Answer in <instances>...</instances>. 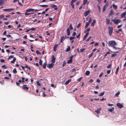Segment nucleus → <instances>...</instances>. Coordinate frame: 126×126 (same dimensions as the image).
Here are the masks:
<instances>
[{
    "label": "nucleus",
    "mask_w": 126,
    "mask_h": 126,
    "mask_svg": "<svg viewBox=\"0 0 126 126\" xmlns=\"http://www.w3.org/2000/svg\"><path fill=\"white\" fill-rule=\"evenodd\" d=\"M108 44L109 46L112 47L113 46H116L117 45V43L115 41L112 40L109 42Z\"/></svg>",
    "instance_id": "1"
},
{
    "label": "nucleus",
    "mask_w": 126,
    "mask_h": 126,
    "mask_svg": "<svg viewBox=\"0 0 126 126\" xmlns=\"http://www.w3.org/2000/svg\"><path fill=\"white\" fill-rule=\"evenodd\" d=\"M111 21H113L115 24H117L121 22V20L119 19H112Z\"/></svg>",
    "instance_id": "2"
},
{
    "label": "nucleus",
    "mask_w": 126,
    "mask_h": 126,
    "mask_svg": "<svg viewBox=\"0 0 126 126\" xmlns=\"http://www.w3.org/2000/svg\"><path fill=\"white\" fill-rule=\"evenodd\" d=\"M113 30V28L112 27L110 26L109 27V32L110 35H111Z\"/></svg>",
    "instance_id": "3"
},
{
    "label": "nucleus",
    "mask_w": 126,
    "mask_h": 126,
    "mask_svg": "<svg viewBox=\"0 0 126 126\" xmlns=\"http://www.w3.org/2000/svg\"><path fill=\"white\" fill-rule=\"evenodd\" d=\"M14 9V8H11L9 9H3V10L4 12H10L13 10Z\"/></svg>",
    "instance_id": "4"
},
{
    "label": "nucleus",
    "mask_w": 126,
    "mask_h": 126,
    "mask_svg": "<svg viewBox=\"0 0 126 126\" xmlns=\"http://www.w3.org/2000/svg\"><path fill=\"white\" fill-rule=\"evenodd\" d=\"M54 65V64L53 63H51L49 64H48L47 67L49 68H50L53 67Z\"/></svg>",
    "instance_id": "5"
},
{
    "label": "nucleus",
    "mask_w": 126,
    "mask_h": 126,
    "mask_svg": "<svg viewBox=\"0 0 126 126\" xmlns=\"http://www.w3.org/2000/svg\"><path fill=\"white\" fill-rule=\"evenodd\" d=\"M117 106L120 109L123 107V105L122 104L120 103H118L116 104Z\"/></svg>",
    "instance_id": "6"
},
{
    "label": "nucleus",
    "mask_w": 126,
    "mask_h": 126,
    "mask_svg": "<svg viewBox=\"0 0 126 126\" xmlns=\"http://www.w3.org/2000/svg\"><path fill=\"white\" fill-rule=\"evenodd\" d=\"M26 85H23L22 86V89L24 90H27L29 89V87H27Z\"/></svg>",
    "instance_id": "7"
},
{
    "label": "nucleus",
    "mask_w": 126,
    "mask_h": 126,
    "mask_svg": "<svg viewBox=\"0 0 126 126\" xmlns=\"http://www.w3.org/2000/svg\"><path fill=\"white\" fill-rule=\"evenodd\" d=\"M55 58L54 57V55L52 56L51 62L53 63H55Z\"/></svg>",
    "instance_id": "8"
},
{
    "label": "nucleus",
    "mask_w": 126,
    "mask_h": 126,
    "mask_svg": "<svg viewBox=\"0 0 126 126\" xmlns=\"http://www.w3.org/2000/svg\"><path fill=\"white\" fill-rule=\"evenodd\" d=\"M5 3L4 0H0V6L3 5Z\"/></svg>",
    "instance_id": "9"
},
{
    "label": "nucleus",
    "mask_w": 126,
    "mask_h": 126,
    "mask_svg": "<svg viewBox=\"0 0 126 126\" xmlns=\"http://www.w3.org/2000/svg\"><path fill=\"white\" fill-rule=\"evenodd\" d=\"M90 11L89 10H88L86 11L84 13V16H87L90 13Z\"/></svg>",
    "instance_id": "10"
},
{
    "label": "nucleus",
    "mask_w": 126,
    "mask_h": 126,
    "mask_svg": "<svg viewBox=\"0 0 126 126\" xmlns=\"http://www.w3.org/2000/svg\"><path fill=\"white\" fill-rule=\"evenodd\" d=\"M126 15V11L122 13L121 15V17L122 18L125 17V16Z\"/></svg>",
    "instance_id": "11"
},
{
    "label": "nucleus",
    "mask_w": 126,
    "mask_h": 126,
    "mask_svg": "<svg viewBox=\"0 0 126 126\" xmlns=\"http://www.w3.org/2000/svg\"><path fill=\"white\" fill-rule=\"evenodd\" d=\"M51 7L52 8H54V9L55 10H56L57 9V6L54 5V4H52L51 6Z\"/></svg>",
    "instance_id": "12"
},
{
    "label": "nucleus",
    "mask_w": 126,
    "mask_h": 126,
    "mask_svg": "<svg viewBox=\"0 0 126 126\" xmlns=\"http://www.w3.org/2000/svg\"><path fill=\"white\" fill-rule=\"evenodd\" d=\"M96 22V21L95 19H94V20L93 22L91 24V25L92 26H94V24Z\"/></svg>",
    "instance_id": "13"
},
{
    "label": "nucleus",
    "mask_w": 126,
    "mask_h": 126,
    "mask_svg": "<svg viewBox=\"0 0 126 126\" xmlns=\"http://www.w3.org/2000/svg\"><path fill=\"white\" fill-rule=\"evenodd\" d=\"M114 108L112 107L111 109H109L108 110V111L111 112L113 110H114Z\"/></svg>",
    "instance_id": "14"
},
{
    "label": "nucleus",
    "mask_w": 126,
    "mask_h": 126,
    "mask_svg": "<svg viewBox=\"0 0 126 126\" xmlns=\"http://www.w3.org/2000/svg\"><path fill=\"white\" fill-rule=\"evenodd\" d=\"M16 60V58L15 57H14L13 58V60L11 61V62L12 63H14Z\"/></svg>",
    "instance_id": "15"
},
{
    "label": "nucleus",
    "mask_w": 126,
    "mask_h": 126,
    "mask_svg": "<svg viewBox=\"0 0 126 126\" xmlns=\"http://www.w3.org/2000/svg\"><path fill=\"white\" fill-rule=\"evenodd\" d=\"M101 110V109L99 108L97 110L95 111V112H96L97 114H99L100 112V111Z\"/></svg>",
    "instance_id": "16"
},
{
    "label": "nucleus",
    "mask_w": 126,
    "mask_h": 126,
    "mask_svg": "<svg viewBox=\"0 0 126 126\" xmlns=\"http://www.w3.org/2000/svg\"><path fill=\"white\" fill-rule=\"evenodd\" d=\"M112 7L114 8L115 9H116L117 8V6L114 4H113L112 5Z\"/></svg>",
    "instance_id": "17"
},
{
    "label": "nucleus",
    "mask_w": 126,
    "mask_h": 126,
    "mask_svg": "<svg viewBox=\"0 0 126 126\" xmlns=\"http://www.w3.org/2000/svg\"><path fill=\"white\" fill-rule=\"evenodd\" d=\"M114 14L113 11L112 10H110L109 14V16H110L111 15H113Z\"/></svg>",
    "instance_id": "18"
},
{
    "label": "nucleus",
    "mask_w": 126,
    "mask_h": 126,
    "mask_svg": "<svg viewBox=\"0 0 126 126\" xmlns=\"http://www.w3.org/2000/svg\"><path fill=\"white\" fill-rule=\"evenodd\" d=\"M106 19L107 24L108 25L110 23V19H108L107 18H106Z\"/></svg>",
    "instance_id": "19"
},
{
    "label": "nucleus",
    "mask_w": 126,
    "mask_h": 126,
    "mask_svg": "<svg viewBox=\"0 0 126 126\" xmlns=\"http://www.w3.org/2000/svg\"><path fill=\"white\" fill-rule=\"evenodd\" d=\"M90 24V23L88 22H86V24L84 27L85 28V29L86 28L88 27Z\"/></svg>",
    "instance_id": "20"
},
{
    "label": "nucleus",
    "mask_w": 126,
    "mask_h": 126,
    "mask_svg": "<svg viewBox=\"0 0 126 126\" xmlns=\"http://www.w3.org/2000/svg\"><path fill=\"white\" fill-rule=\"evenodd\" d=\"M46 62H45L43 63V67L44 69H45L46 68Z\"/></svg>",
    "instance_id": "21"
},
{
    "label": "nucleus",
    "mask_w": 126,
    "mask_h": 126,
    "mask_svg": "<svg viewBox=\"0 0 126 126\" xmlns=\"http://www.w3.org/2000/svg\"><path fill=\"white\" fill-rule=\"evenodd\" d=\"M90 74V72L89 71H87L85 73V74L87 76H88Z\"/></svg>",
    "instance_id": "22"
},
{
    "label": "nucleus",
    "mask_w": 126,
    "mask_h": 126,
    "mask_svg": "<svg viewBox=\"0 0 126 126\" xmlns=\"http://www.w3.org/2000/svg\"><path fill=\"white\" fill-rule=\"evenodd\" d=\"M105 92H103L101 93L99 95H98L100 96H103Z\"/></svg>",
    "instance_id": "23"
},
{
    "label": "nucleus",
    "mask_w": 126,
    "mask_h": 126,
    "mask_svg": "<svg viewBox=\"0 0 126 126\" xmlns=\"http://www.w3.org/2000/svg\"><path fill=\"white\" fill-rule=\"evenodd\" d=\"M108 2L104 6V7L106 9L108 7Z\"/></svg>",
    "instance_id": "24"
},
{
    "label": "nucleus",
    "mask_w": 126,
    "mask_h": 126,
    "mask_svg": "<svg viewBox=\"0 0 126 126\" xmlns=\"http://www.w3.org/2000/svg\"><path fill=\"white\" fill-rule=\"evenodd\" d=\"M71 80L70 79V80H68L67 81H66L65 83V85H67L71 81Z\"/></svg>",
    "instance_id": "25"
},
{
    "label": "nucleus",
    "mask_w": 126,
    "mask_h": 126,
    "mask_svg": "<svg viewBox=\"0 0 126 126\" xmlns=\"http://www.w3.org/2000/svg\"><path fill=\"white\" fill-rule=\"evenodd\" d=\"M32 11V8H30L26 10V12H29Z\"/></svg>",
    "instance_id": "26"
},
{
    "label": "nucleus",
    "mask_w": 126,
    "mask_h": 126,
    "mask_svg": "<svg viewBox=\"0 0 126 126\" xmlns=\"http://www.w3.org/2000/svg\"><path fill=\"white\" fill-rule=\"evenodd\" d=\"M13 72L14 74H16L17 73V71L16 68H15L13 70Z\"/></svg>",
    "instance_id": "27"
},
{
    "label": "nucleus",
    "mask_w": 126,
    "mask_h": 126,
    "mask_svg": "<svg viewBox=\"0 0 126 126\" xmlns=\"http://www.w3.org/2000/svg\"><path fill=\"white\" fill-rule=\"evenodd\" d=\"M64 36H63L61 38V39L60 40V42L62 43L63 42V41L64 39Z\"/></svg>",
    "instance_id": "28"
},
{
    "label": "nucleus",
    "mask_w": 126,
    "mask_h": 126,
    "mask_svg": "<svg viewBox=\"0 0 126 126\" xmlns=\"http://www.w3.org/2000/svg\"><path fill=\"white\" fill-rule=\"evenodd\" d=\"M72 60H71V59H70L67 61V63L68 64H69L70 63H71L72 62Z\"/></svg>",
    "instance_id": "29"
},
{
    "label": "nucleus",
    "mask_w": 126,
    "mask_h": 126,
    "mask_svg": "<svg viewBox=\"0 0 126 126\" xmlns=\"http://www.w3.org/2000/svg\"><path fill=\"white\" fill-rule=\"evenodd\" d=\"M31 14V13H28V12H26L25 13V15L26 16L29 15L30 14Z\"/></svg>",
    "instance_id": "30"
},
{
    "label": "nucleus",
    "mask_w": 126,
    "mask_h": 126,
    "mask_svg": "<svg viewBox=\"0 0 126 126\" xmlns=\"http://www.w3.org/2000/svg\"><path fill=\"white\" fill-rule=\"evenodd\" d=\"M120 94V92L119 91L116 93V94H115V96L116 97L118 96V95Z\"/></svg>",
    "instance_id": "31"
},
{
    "label": "nucleus",
    "mask_w": 126,
    "mask_h": 126,
    "mask_svg": "<svg viewBox=\"0 0 126 126\" xmlns=\"http://www.w3.org/2000/svg\"><path fill=\"white\" fill-rule=\"evenodd\" d=\"M40 6H41L42 7H47V5H40Z\"/></svg>",
    "instance_id": "32"
},
{
    "label": "nucleus",
    "mask_w": 126,
    "mask_h": 126,
    "mask_svg": "<svg viewBox=\"0 0 126 126\" xmlns=\"http://www.w3.org/2000/svg\"><path fill=\"white\" fill-rule=\"evenodd\" d=\"M89 34V32H87L86 34L84 36V37L85 38H86L88 35Z\"/></svg>",
    "instance_id": "33"
},
{
    "label": "nucleus",
    "mask_w": 126,
    "mask_h": 126,
    "mask_svg": "<svg viewBox=\"0 0 126 126\" xmlns=\"http://www.w3.org/2000/svg\"><path fill=\"white\" fill-rule=\"evenodd\" d=\"M42 61L41 60H40L39 61V63L40 65H42Z\"/></svg>",
    "instance_id": "34"
},
{
    "label": "nucleus",
    "mask_w": 126,
    "mask_h": 126,
    "mask_svg": "<svg viewBox=\"0 0 126 126\" xmlns=\"http://www.w3.org/2000/svg\"><path fill=\"white\" fill-rule=\"evenodd\" d=\"M69 27L70 30H72L73 29V28L72 27L71 24H70L69 26Z\"/></svg>",
    "instance_id": "35"
},
{
    "label": "nucleus",
    "mask_w": 126,
    "mask_h": 126,
    "mask_svg": "<svg viewBox=\"0 0 126 126\" xmlns=\"http://www.w3.org/2000/svg\"><path fill=\"white\" fill-rule=\"evenodd\" d=\"M93 54V52H92L89 55V58H90L92 56Z\"/></svg>",
    "instance_id": "36"
},
{
    "label": "nucleus",
    "mask_w": 126,
    "mask_h": 126,
    "mask_svg": "<svg viewBox=\"0 0 126 126\" xmlns=\"http://www.w3.org/2000/svg\"><path fill=\"white\" fill-rule=\"evenodd\" d=\"M73 3L71 2V6L73 8H74V5Z\"/></svg>",
    "instance_id": "37"
},
{
    "label": "nucleus",
    "mask_w": 126,
    "mask_h": 126,
    "mask_svg": "<svg viewBox=\"0 0 126 126\" xmlns=\"http://www.w3.org/2000/svg\"><path fill=\"white\" fill-rule=\"evenodd\" d=\"M89 20L88 22L89 23H90L92 22V19L90 17L89 18Z\"/></svg>",
    "instance_id": "38"
},
{
    "label": "nucleus",
    "mask_w": 126,
    "mask_h": 126,
    "mask_svg": "<svg viewBox=\"0 0 126 126\" xmlns=\"http://www.w3.org/2000/svg\"><path fill=\"white\" fill-rule=\"evenodd\" d=\"M87 0H83V4L84 5H85L86 3L87 2Z\"/></svg>",
    "instance_id": "39"
},
{
    "label": "nucleus",
    "mask_w": 126,
    "mask_h": 126,
    "mask_svg": "<svg viewBox=\"0 0 126 126\" xmlns=\"http://www.w3.org/2000/svg\"><path fill=\"white\" fill-rule=\"evenodd\" d=\"M1 67L2 68H4V69H6L7 68V67L5 65H2Z\"/></svg>",
    "instance_id": "40"
},
{
    "label": "nucleus",
    "mask_w": 126,
    "mask_h": 126,
    "mask_svg": "<svg viewBox=\"0 0 126 126\" xmlns=\"http://www.w3.org/2000/svg\"><path fill=\"white\" fill-rule=\"evenodd\" d=\"M46 96V94L44 92H43L42 93V97H44Z\"/></svg>",
    "instance_id": "41"
},
{
    "label": "nucleus",
    "mask_w": 126,
    "mask_h": 126,
    "mask_svg": "<svg viewBox=\"0 0 126 126\" xmlns=\"http://www.w3.org/2000/svg\"><path fill=\"white\" fill-rule=\"evenodd\" d=\"M58 45L57 44H55V45L54 46V47H53V48H57V47H58Z\"/></svg>",
    "instance_id": "42"
},
{
    "label": "nucleus",
    "mask_w": 126,
    "mask_h": 126,
    "mask_svg": "<svg viewBox=\"0 0 126 126\" xmlns=\"http://www.w3.org/2000/svg\"><path fill=\"white\" fill-rule=\"evenodd\" d=\"M36 83L37 85L39 86H40L41 85L40 84V83L38 81H37Z\"/></svg>",
    "instance_id": "43"
},
{
    "label": "nucleus",
    "mask_w": 126,
    "mask_h": 126,
    "mask_svg": "<svg viewBox=\"0 0 126 126\" xmlns=\"http://www.w3.org/2000/svg\"><path fill=\"white\" fill-rule=\"evenodd\" d=\"M81 24L80 23H79L78 25L77 26V28H79V27L81 25Z\"/></svg>",
    "instance_id": "44"
},
{
    "label": "nucleus",
    "mask_w": 126,
    "mask_h": 126,
    "mask_svg": "<svg viewBox=\"0 0 126 126\" xmlns=\"http://www.w3.org/2000/svg\"><path fill=\"white\" fill-rule=\"evenodd\" d=\"M4 16L3 14L1 15L0 16V19L3 18Z\"/></svg>",
    "instance_id": "45"
},
{
    "label": "nucleus",
    "mask_w": 126,
    "mask_h": 126,
    "mask_svg": "<svg viewBox=\"0 0 126 126\" xmlns=\"http://www.w3.org/2000/svg\"><path fill=\"white\" fill-rule=\"evenodd\" d=\"M84 48H81L80 49V52H82L84 51L85 50Z\"/></svg>",
    "instance_id": "46"
},
{
    "label": "nucleus",
    "mask_w": 126,
    "mask_h": 126,
    "mask_svg": "<svg viewBox=\"0 0 126 126\" xmlns=\"http://www.w3.org/2000/svg\"><path fill=\"white\" fill-rule=\"evenodd\" d=\"M70 50V47H68L66 49V51L67 52L68 51Z\"/></svg>",
    "instance_id": "47"
},
{
    "label": "nucleus",
    "mask_w": 126,
    "mask_h": 126,
    "mask_svg": "<svg viewBox=\"0 0 126 126\" xmlns=\"http://www.w3.org/2000/svg\"><path fill=\"white\" fill-rule=\"evenodd\" d=\"M76 32H73V33L72 34V36H75L76 35Z\"/></svg>",
    "instance_id": "48"
},
{
    "label": "nucleus",
    "mask_w": 126,
    "mask_h": 126,
    "mask_svg": "<svg viewBox=\"0 0 126 126\" xmlns=\"http://www.w3.org/2000/svg\"><path fill=\"white\" fill-rule=\"evenodd\" d=\"M4 81L3 80H2V81H0V83L2 85H3L4 84Z\"/></svg>",
    "instance_id": "49"
},
{
    "label": "nucleus",
    "mask_w": 126,
    "mask_h": 126,
    "mask_svg": "<svg viewBox=\"0 0 126 126\" xmlns=\"http://www.w3.org/2000/svg\"><path fill=\"white\" fill-rule=\"evenodd\" d=\"M25 79V78L24 77H23V78H22L21 79L22 80H21V81L22 82H25V81L24 80Z\"/></svg>",
    "instance_id": "50"
},
{
    "label": "nucleus",
    "mask_w": 126,
    "mask_h": 126,
    "mask_svg": "<svg viewBox=\"0 0 126 126\" xmlns=\"http://www.w3.org/2000/svg\"><path fill=\"white\" fill-rule=\"evenodd\" d=\"M111 64H109L107 66V68H110V67H111Z\"/></svg>",
    "instance_id": "51"
},
{
    "label": "nucleus",
    "mask_w": 126,
    "mask_h": 126,
    "mask_svg": "<svg viewBox=\"0 0 126 126\" xmlns=\"http://www.w3.org/2000/svg\"><path fill=\"white\" fill-rule=\"evenodd\" d=\"M74 38V37H70V40H72V39H73Z\"/></svg>",
    "instance_id": "52"
},
{
    "label": "nucleus",
    "mask_w": 126,
    "mask_h": 126,
    "mask_svg": "<svg viewBox=\"0 0 126 126\" xmlns=\"http://www.w3.org/2000/svg\"><path fill=\"white\" fill-rule=\"evenodd\" d=\"M82 79V77H81V78H79L78 79H77V80L79 81L81 80V79Z\"/></svg>",
    "instance_id": "53"
},
{
    "label": "nucleus",
    "mask_w": 126,
    "mask_h": 126,
    "mask_svg": "<svg viewBox=\"0 0 126 126\" xmlns=\"http://www.w3.org/2000/svg\"><path fill=\"white\" fill-rule=\"evenodd\" d=\"M18 4L20 5L21 6H23V4H22L21 3H20L19 1H18Z\"/></svg>",
    "instance_id": "54"
},
{
    "label": "nucleus",
    "mask_w": 126,
    "mask_h": 126,
    "mask_svg": "<svg viewBox=\"0 0 126 126\" xmlns=\"http://www.w3.org/2000/svg\"><path fill=\"white\" fill-rule=\"evenodd\" d=\"M0 62L1 63H4L5 62V60L3 59H1L0 60Z\"/></svg>",
    "instance_id": "55"
},
{
    "label": "nucleus",
    "mask_w": 126,
    "mask_h": 126,
    "mask_svg": "<svg viewBox=\"0 0 126 126\" xmlns=\"http://www.w3.org/2000/svg\"><path fill=\"white\" fill-rule=\"evenodd\" d=\"M90 30V29L89 28H88L85 31H87L88 32H89Z\"/></svg>",
    "instance_id": "56"
},
{
    "label": "nucleus",
    "mask_w": 126,
    "mask_h": 126,
    "mask_svg": "<svg viewBox=\"0 0 126 126\" xmlns=\"http://www.w3.org/2000/svg\"><path fill=\"white\" fill-rule=\"evenodd\" d=\"M112 47L115 50L117 49L118 48H116L115 46H112Z\"/></svg>",
    "instance_id": "57"
},
{
    "label": "nucleus",
    "mask_w": 126,
    "mask_h": 126,
    "mask_svg": "<svg viewBox=\"0 0 126 126\" xmlns=\"http://www.w3.org/2000/svg\"><path fill=\"white\" fill-rule=\"evenodd\" d=\"M67 33L70 32V31L69 28H68L67 30Z\"/></svg>",
    "instance_id": "58"
},
{
    "label": "nucleus",
    "mask_w": 126,
    "mask_h": 126,
    "mask_svg": "<svg viewBox=\"0 0 126 126\" xmlns=\"http://www.w3.org/2000/svg\"><path fill=\"white\" fill-rule=\"evenodd\" d=\"M113 104H110V103H109V104H108V105L109 106H113Z\"/></svg>",
    "instance_id": "59"
},
{
    "label": "nucleus",
    "mask_w": 126,
    "mask_h": 126,
    "mask_svg": "<svg viewBox=\"0 0 126 126\" xmlns=\"http://www.w3.org/2000/svg\"><path fill=\"white\" fill-rule=\"evenodd\" d=\"M110 70H108L107 71V73L108 74H109L110 73Z\"/></svg>",
    "instance_id": "60"
},
{
    "label": "nucleus",
    "mask_w": 126,
    "mask_h": 126,
    "mask_svg": "<svg viewBox=\"0 0 126 126\" xmlns=\"http://www.w3.org/2000/svg\"><path fill=\"white\" fill-rule=\"evenodd\" d=\"M80 36V33H79L78 35L76 36V37L77 38H78Z\"/></svg>",
    "instance_id": "61"
},
{
    "label": "nucleus",
    "mask_w": 126,
    "mask_h": 126,
    "mask_svg": "<svg viewBox=\"0 0 126 126\" xmlns=\"http://www.w3.org/2000/svg\"><path fill=\"white\" fill-rule=\"evenodd\" d=\"M37 20V19H33V20L32 19V21H33V22H35Z\"/></svg>",
    "instance_id": "62"
},
{
    "label": "nucleus",
    "mask_w": 126,
    "mask_h": 126,
    "mask_svg": "<svg viewBox=\"0 0 126 126\" xmlns=\"http://www.w3.org/2000/svg\"><path fill=\"white\" fill-rule=\"evenodd\" d=\"M4 78L7 79H10V78L8 77H5Z\"/></svg>",
    "instance_id": "63"
},
{
    "label": "nucleus",
    "mask_w": 126,
    "mask_h": 126,
    "mask_svg": "<svg viewBox=\"0 0 126 126\" xmlns=\"http://www.w3.org/2000/svg\"><path fill=\"white\" fill-rule=\"evenodd\" d=\"M36 53L37 54H40V53L39 52V51L38 50H36Z\"/></svg>",
    "instance_id": "64"
}]
</instances>
